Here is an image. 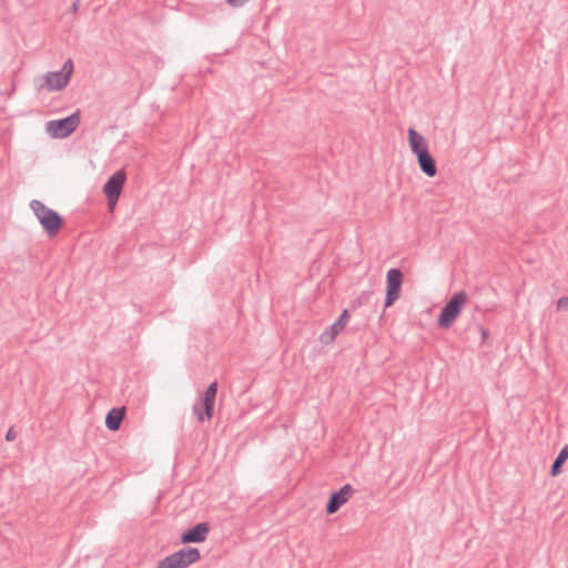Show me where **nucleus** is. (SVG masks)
<instances>
[{
	"label": "nucleus",
	"instance_id": "obj_11",
	"mask_svg": "<svg viewBox=\"0 0 568 568\" xmlns=\"http://www.w3.org/2000/svg\"><path fill=\"white\" fill-rule=\"evenodd\" d=\"M348 320L349 312L348 310H344L338 316V318L320 335L321 343L324 345L331 344L336 338V336L345 328V325L348 322Z\"/></svg>",
	"mask_w": 568,
	"mask_h": 568
},
{
	"label": "nucleus",
	"instance_id": "obj_3",
	"mask_svg": "<svg viewBox=\"0 0 568 568\" xmlns=\"http://www.w3.org/2000/svg\"><path fill=\"white\" fill-rule=\"evenodd\" d=\"M467 300L468 295L465 291L456 292L443 306L437 317L438 326L442 328H449L460 315Z\"/></svg>",
	"mask_w": 568,
	"mask_h": 568
},
{
	"label": "nucleus",
	"instance_id": "obj_7",
	"mask_svg": "<svg viewBox=\"0 0 568 568\" xmlns=\"http://www.w3.org/2000/svg\"><path fill=\"white\" fill-rule=\"evenodd\" d=\"M125 180L126 174L124 170H118L106 180L103 185V193L106 196L108 205L111 210L114 209L119 201Z\"/></svg>",
	"mask_w": 568,
	"mask_h": 568
},
{
	"label": "nucleus",
	"instance_id": "obj_19",
	"mask_svg": "<svg viewBox=\"0 0 568 568\" xmlns=\"http://www.w3.org/2000/svg\"><path fill=\"white\" fill-rule=\"evenodd\" d=\"M480 333H481V338L483 341L485 342L486 338L488 337V331L484 327V326H480Z\"/></svg>",
	"mask_w": 568,
	"mask_h": 568
},
{
	"label": "nucleus",
	"instance_id": "obj_13",
	"mask_svg": "<svg viewBox=\"0 0 568 568\" xmlns=\"http://www.w3.org/2000/svg\"><path fill=\"white\" fill-rule=\"evenodd\" d=\"M125 407H114L110 409L105 417V426L109 430H119L125 417Z\"/></svg>",
	"mask_w": 568,
	"mask_h": 568
},
{
	"label": "nucleus",
	"instance_id": "obj_16",
	"mask_svg": "<svg viewBox=\"0 0 568 568\" xmlns=\"http://www.w3.org/2000/svg\"><path fill=\"white\" fill-rule=\"evenodd\" d=\"M248 0H225V2L232 7V8H241L243 7Z\"/></svg>",
	"mask_w": 568,
	"mask_h": 568
},
{
	"label": "nucleus",
	"instance_id": "obj_10",
	"mask_svg": "<svg viewBox=\"0 0 568 568\" xmlns=\"http://www.w3.org/2000/svg\"><path fill=\"white\" fill-rule=\"evenodd\" d=\"M210 531H211L210 524L207 521H202V523H199V524L194 525L193 527L186 529L181 535L180 540L182 544H185V545L201 544L206 540Z\"/></svg>",
	"mask_w": 568,
	"mask_h": 568
},
{
	"label": "nucleus",
	"instance_id": "obj_15",
	"mask_svg": "<svg viewBox=\"0 0 568 568\" xmlns=\"http://www.w3.org/2000/svg\"><path fill=\"white\" fill-rule=\"evenodd\" d=\"M568 459V445H565L557 457L555 458L551 467H550V475L551 476H558L562 471V465Z\"/></svg>",
	"mask_w": 568,
	"mask_h": 568
},
{
	"label": "nucleus",
	"instance_id": "obj_17",
	"mask_svg": "<svg viewBox=\"0 0 568 568\" xmlns=\"http://www.w3.org/2000/svg\"><path fill=\"white\" fill-rule=\"evenodd\" d=\"M558 310H567L568 311V296L560 297L557 302Z\"/></svg>",
	"mask_w": 568,
	"mask_h": 568
},
{
	"label": "nucleus",
	"instance_id": "obj_8",
	"mask_svg": "<svg viewBox=\"0 0 568 568\" xmlns=\"http://www.w3.org/2000/svg\"><path fill=\"white\" fill-rule=\"evenodd\" d=\"M404 274L400 268H389L386 274L385 308L390 307L400 296Z\"/></svg>",
	"mask_w": 568,
	"mask_h": 568
},
{
	"label": "nucleus",
	"instance_id": "obj_6",
	"mask_svg": "<svg viewBox=\"0 0 568 568\" xmlns=\"http://www.w3.org/2000/svg\"><path fill=\"white\" fill-rule=\"evenodd\" d=\"M80 124V111L77 110L69 116L47 122V132L54 139L70 136Z\"/></svg>",
	"mask_w": 568,
	"mask_h": 568
},
{
	"label": "nucleus",
	"instance_id": "obj_14",
	"mask_svg": "<svg viewBox=\"0 0 568 568\" xmlns=\"http://www.w3.org/2000/svg\"><path fill=\"white\" fill-rule=\"evenodd\" d=\"M408 143L412 152L417 155L420 152H425L428 150L425 138L419 134L415 129H408Z\"/></svg>",
	"mask_w": 568,
	"mask_h": 568
},
{
	"label": "nucleus",
	"instance_id": "obj_20",
	"mask_svg": "<svg viewBox=\"0 0 568 568\" xmlns=\"http://www.w3.org/2000/svg\"><path fill=\"white\" fill-rule=\"evenodd\" d=\"M78 6L77 3H73V10H77Z\"/></svg>",
	"mask_w": 568,
	"mask_h": 568
},
{
	"label": "nucleus",
	"instance_id": "obj_1",
	"mask_svg": "<svg viewBox=\"0 0 568 568\" xmlns=\"http://www.w3.org/2000/svg\"><path fill=\"white\" fill-rule=\"evenodd\" d=\"M30 207L49 237L55 236L64 224L63 217L39 200H32Z\"/></svg>",
	"mask_w": 568,
	"mask_h": 568
},
{
	"label": "nucleus",
	"instance_id": "obj_4",
	"mask_svg": "<svg viewBox=\"0 0 568 568\" xmlns=\"http://www.w3.org/2000/svg\"><path fill=\"white\" fill-rule=\"evenodd\" d=\"M200 559L201 554L197 548L186 547L160 560L156 568H187Z\"/></svg>",
	"mask_w": 568,
	"mask_h": 568
},
{
	"label": "nucleus",
	"instance_id": "obj_12",
	"mask_svg": "<svg viewBox=\"0 0 568 568\" xmlns=\"http://www.w3.org/2000/svg\"><path fill=\"white\" fill-rule=\"evenodd\" d=\"M416 159L420 171L428 178H434L437 174L436 161L428 150L418 153Z\"/></svg>",
	"mask_w": 568,
	"mask_h": 568
},
{
	"label": "nucleus",
	"instance_id": "obj_18",
	"mask_svg": "<svg viewBox=\"0 0 568 568\" xmlns=\"http://www.w3.org/2000/svg\"><path fill=\"white\" fill-rule=\"evenodd\" d=\"M16 437L17 433L14 432V428L11 426L6 434V440L12 442L16 439Z\"/></svg>",
	"mask_w": 568,
	"mask_h": 568
},
{
	"label": "nucleus",
	"instance_id": "obj_5",
	"mask_svg": "<svg viewBox=\"0 0 568 568\" xmlns=\"http://www.w3.org/2000/svg\"><path fill=\"white\" fill-rule=\"evenodd\" d=\"M73 70V61L68 59L61 70L48 72L43 75V83L40 84L39 89H45L50 92L63 90L69 84Z\"/></svg>",
	"mask_w": 568,
	"mask_h": 568
},
{
	"label": "nucleus",
	"instance_id": "obj_9",
	"mask_svg": "<svg viewBox=\"0 0 568 568\" xmlns=\"http://www.w3.org/2000/svg\"><path fill=\"white\" fill-rule=\"evenodd\" d=\"M354 493V488L349 484H345L338 490L333 491L326 503V514L333 515L348 501Z\"/></svg>",
	"mask_w": 568,
	"mask_h": 568
},
{
	"label": "nucleus",
	"instance_id": "obj_2",
	"mask_svg": "<svg viewBox=\"0 0 568 568\" xmlns=\"http://www.w3.org/2000/svg\"><path fill=\"white\" fill-rule=\"evenodd\" d=\"M219 389L217 381L212 382L203 394L199 396L196 402L194 403L192 410L195 415L197 422L204 423L206 420H211L214 415V406L216 394Z\"/></svg>",
	"mask_w": 568,
	"mask_h": 568
}]
</instances>
